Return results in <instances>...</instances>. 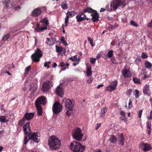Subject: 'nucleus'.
Wrapping results in <instances>:
<instances>
[{
  "label": "nucleus",
  "mask_w": 152,
  "mask_h": 152,
  "mask_svg": "<svg viewBox=\"0 0 152 152\" xmlns=\"http://www.w3.org/2000/svg\"><path fill=\"white\" fill-rule=\"evenodd\" d=\"M23 131L25 134H28V135H25L24 138V143L26 145L30 140H32L34 142L38 143L39 141V138L40 136L39 133H31V131L30 126V123L27 122L23 126Z\"/></svg>",
  "instance_id": "obj_1"
},
{
  "label": "nucleus",
  "mask_w": 152,
  "mask_h": 152,
  "mask_svg": "<svg viewBox=\"0 0 152 152\" xmlns=\"http://www.w3.org/2000/svg\"><path fill=\"white\" fill-rule=\"evenodd\" d=\"M48 144L51 149L55 150L60 148L61 143L59 139L54 136H52L49 139Z\"/></svg>",
  "instance_id": "obj_2"
},
{
  "label": "nucleus",
  "mask_w": 152,
  "mask_h": 152,
  "mask_svg": "<svg viewBox=\"0 0 152 152\" xmlns=\"http://www.w3.org/2000/svg\"><path fill=\"white\" fill-rule=\"evenodd\" d=\"M71 149L74 152H83L85 149L84 145H81L79 142L77 141H73L70 145Z\"/></svg>",
  "instance_id": "obj_3"
},
{
  "label": "nucleus",
  "mask_w": 152,
  "mask_h": 152,
  "mask_svg": "<svg viewBox=\"0 0 152 152\" xmlns=\"http://www.w3.org/2000/svg\"><path fill=\"white\" fill-rule=\"evenodd\" d=\"M43 56V52L40 48H37L35 51L34 53L31 55V58L33 61L38 62L40 58Z\"/></svg>",
  "instance_id": "obj_4"
},
{
  "label": "nucleus",
  "mask_w": 152,
  "mask_h": 152,
  "mask_svg": "<svg viewBox=\"0 0 152 152\" xmlns=\"http://www.w3.org/2000/svg\"><path fill=\"white\" fill-rule=\"evenodd\" d=\"M53 82L51 80H47L43 83L42 90L44 93L47 92L53 86Z\"/></svg>",
  "instance_id": "obj_5"
},
{
  "label": "nucleus",
  "mask_w": 152,
  "mask_h": 152,
  "mask_svg": "<svg viewBox=\"0 0 152 152\" xmlns=\"http://www.w3.org/2000/svg\"><path fill=\"white\" fill-rule=\"evenodd\" d=\"M72 135L73 138L78 141L81 140L83 136V134L82 133L81 129L79 128H77L72 133Z\"/></svg>",
  "instance_id": "obj_6"
},
{
  "label": "nucleus",
  "mask_w": 152,
  "mask_h": 152,
  "mask_svg": "<svg viewBox=\"0 0 152 152\" xmlns=\"http://www.w3.org/2000/svg\"><path fill=\"white\" fill-rule=\"evenodd\" d=\"M61 105L58 102H55L53 105V111L55 114H58L62 110Z\"/></svg>",
  "instance_id": "obj_7"
},
{
  "label": "nucleus",
  "mask_w": 152,
  "mask_h": 152,
  "mask_svg": "<svg viewBox=\"0 0 152 152\" xmlns=\"http://www.w3.org/2000/svg\"><path fill=\"white\" fill-rule=\"evenodd\" d=\"M47 98L45 96H42L38 98L35 101V104L41 105H45L47 103Z\"/></svg>",
  "instance_id": "obj_8"
},
{
  "label": "nucleus",
  "mask_w": 152,
  "mask_h": 152,
  "mask_svg": "<svg viewBox=\"0 0 152 152\" xmlns=\"http://www.w3.org/2000/svg\"><path fill=\"white\" fill-rule=\"evenodd\" d=\"M77 21L78 22H82L85 20H88L89 18H86V16L84 13H79L78 15L76 16Z\"/></svg>",
  "instance_id": "obj_9"
},
{
  "label": "nucleus",
  "mask_w": 152,
  "mask_h": 152,
  "mask_svg": "<svg viewBox=\"0 0 152 152\" xmlns=\"http://www.w3.org/2000/svg\"><path fill=\"white\" fill-rule=\"evenodd\" d=\"M124 1V0H115L113 1V4H111V6H113V9L116 10L118 7L123 5Z\"/></svg>",
  "instance_id": "obj_10"
},
{
  "label": "nucleus",
  "mask_w": 152,
  "mask_h": 152,
  "mask_svg": "<svg viewBox=\"0 0 152 152\" xmlns=\"http://www.w3.org/2000/svg\"><path fill=\"white\" fill-rule=\"evenodd\" d=\"M139 147L145 152L149 151L151 149L150 145L143 142H141L139 144Z\"/></svg>",
  "instance_id": "obj_11"
},
{
  "label": "nucleus",
  "mask_w": 152,
  "mask_h": 152,
  "mask_svg": "<svg viewBox=\"0 0 152 152\" xmlns=\"http://www.w3.org/2000/svg\"><path fill=\"white\" fill-rule=\"evenodd\" d=\"M63 102L64 103L66 107L68 109H72L73 106V104L72 102L70 99L68 98L64 99L63 100Z\"/></svg>",
  "instance_id": "obj_12"
},
{
  "label": "nucleus",
  "mask_w": 152,
  "mask_h": 152,
  "mask_svg": "<svg viewBox=\"0 0 152 152\" xmlns=\"http://www.w3.org/2000/svg\"><path fill=\"white\" fill-rule=\"evenodd\" d=\"M122 74L125 78L130 77L131 76V73L130 72V70L129 69L124 68L122 71Z\"/></svg>",
  "instance_id": "obj_13"
},
{
  "label": "nucleus",
  "mask_w": 152,
  "mask_h": 152,
  "mask_svg": "<svg viewBox=\"0 0 152 152\" xmlns=\"http://www.w3.org/2000/svg\"><path fill=\"white\" fill-rule=\"evenodd\" d=\"M42 12V11L39 8H36L33 10L31 16L34 17L38 16L41 15Z\"/></svg>",
  "instance_id": "obj_14"
},
{
  "label": "nucleus",
  "mask_w": 152,
  "mask_h": 152,
  "mask_svg": "<svg viewBox=\"0 0 152 152\" xmlns=\"http://www.w3.org/2000/svg\"><path fill=\"white\" fill-rule=\"evenodd\" d=\"M91 15L92 17V19L93 22H96L99 20V15L96 10Z\"/></svg>",
  "instance_id": "obj_15"
},
{
  "label": "nucleus",
  "mask_w": 152,
  "mask_h": 152,
  "mask_svg": "<svg viewBox=\"0 0 152 152\" xmlns=\"http://www.w3.org/2000/svg\"><path fill=\"white\" fill-rule=\"evenodd\" d=\"M143 93L149 96L151 94V91H150L149 85L147 84H146L143 87Z\"/></svg>",
  "instance_id": "obj_16"
},
{
  "label": "nucleus",
  "mask_w": 152,
  "mask_h": 152,
  "mask_svg": "<svg viewBox=\"0 0 152 152\" xmlns=\"http://www.w3.org/2000/svg\"><path fill=\"white\" fill-rule=\"evenodd\" d=\"M34 115V113H26L24 115L23 118L27 121H29L33 118Z\"/></svg>",
  "instance_id": "obj_17"
},
{
  "label": "nucleus",
  "mask_w": 152,
  "mask_h": 152,
  "mask_svg": "<svg viewBox=\"0 0 152 152\" xmlns=\"http://www.w3.org/2000/svg\"><path fill=\"white\" fill-rule=\"evenodd\" d=\"M86 68V75L87 76H91L92 74L91 71V66L90 64H88L87 65Z\"/></svg>",
  "instance_id": "obj_18"
},
{
  "label": "nucleus",
  "mask_w": 152,
  "mask_h": 152,
  "mask_svg": "<svg viewBox=\"0 0 152 152\" xmlns=\"http://www.w3.org/2000/svg\"><path fill=\"white\" fill-rule=\"evenodd\" d=\"M56 93L59 96H61L63 95V89L58 86L56 89Z\"/></svg>",
  "instance_id": "obj_19"
},
{
  "label": "nucleus",
  "mask_w": 152,
  "mask_h": 152,
  "mask_svg": "<svg viewBox=\"0 0 152 152\" xmlns=\"http://www.w3.org/2000/svg\"><path fill=\"white\" fill-rule=\"evenodd\" d=\"M40 23H42L43 25V28L46 27L47 28V26L48 24V20L47 18H45L42 19H41L39 21Z\"/></svg>",
  "instance_id": "obj_20"
},
{
  "label": "nucleus",
  "mask_w": 152,
  "mask_h": 152,
  "mask_svg": "<svg viewBox=\"0 0 152 152\" xmlns=\"http://www.w3.org/2000/svg\"><path fill=\"white\" fill-rule=\"evenodd\" d=\"M46 29H47V28L46 27L45 28H43V27H40V24L39 23H38L37 24L36 28L34 29V31L36 32H39L41 31H43Z\"/></svg>",
  "instance_id": "obj_21"
},
{
  "label": "nucleus",
  "mask_w": 152,
  "mask_h": 152,
  "mask_svg": "<svg viewBox=\"0 0 152 152\" xmlns=\"http://www.w3.org/2000/svg\"><path fill=\"white\" fill-rule=\"evenodd\" d=\"M119 140L120 142V144L123 146L124 145V135L123 133H121L119 136Z\"/></svg>",
  "instance_id": "obj_22"
},
{
  "label": "nucleus",
  "mask_w": 152,
  "mask_h": 152,
  "mask_svg": "<svg viewBox=\"0 0 152 152\" xmlns=\"http://www.w3.org/2000/svg\"><path fill=\"white\" fill-rule=\"evenodd\" d=\"M35 105L37 108V110L38 115L39 116L41 115H42V108L41 106L36 104H35Z\"/></svg>",
  "instance_id": "obj_23"
},
{
  "label": "nucleus",
  "mask_w": 152,
  "mask_h": 152,
  "mask_svg": "<svg viewBox=\"0 0 152 152\" xmlns=\"http://www.w3.org/2000/svg\"><path fill=\"white\" fill-rule=\"evenodd\" d=\"M9 121V118L5 115L0 116V121L2 123L7 122Z\"/></svg>",
  "instance_id": "obj_24"
},
{
  "label": "nucleus",
  "mask_w": 152,
  "mask_h": 152,
  "mask_svg": "<svg viewBox=\"0 0 152 152\" xmlns=\"http://www.w3.org/2000/svg\"><path fill=\"white\" fill-rule=\"evenodd\" d=\"M56 51L57 53L60 54L62 51L66 52V50L64 48H62L61 46H58L57 45L56 46Z\"/></svg>",
  "instance_id": "obj_25"
},
{
  "label": "nucleus",
  "mask_w": 152,
  "mask_h": 152,
  "mask_svg": "<svg viewBox=\"0 0 152 152\" xmlns=\"http://www.w3.org/2000/svg\"><path fill=\"white\" fill-rule=\"evenodd\" d=\"M107 110V107H103L101 110L100 115V117L101 118L104 117L105 116V113Z\"/></svg>",
  "instance_id": "obj_26"
},
{
  "label": "nucleus",
  "mask_w": 152,
  "mask_h": 152,
  "mask_svg": "<svg viewBox=\"0 0 152 152\" xmlns=\"http://www.w3.org/2000/svg\"><path fill=\"white\" fill-rule=\"evenodd\" d=\"M95 11V10L93 9L90 7H87L83 10V12L84 13H86L87 12L88 13H91L92 14Z\"/></svg>",
  "instance_id": "obj_27"
},
{
  "label": "nucleus",
  "mask_w": 152,
  "mask_h": 152,
  "mask_svg": "<svg viewBox=\"0 0 152 152\" xmlns=\"http://www.w3.org/2000/svg\"><path fill=\"white\" fill-rule=\"evenodd\" d=\"M69 63H67L66 64H65L63 62H60L59 65V66L61 67H66L61 69V70L62 71L65 70L66 68H68V66H69Z\"/></svg>",
  "instance_id": "obj_28"
},
{
  "label": "nucleus",
  "mask_w": 152,
  "mask_h": 152,
  "mask_svg": "<svg viewBox=\"0 0 152 152\" xmlns=\"http://www.w3.org/2000/svg\"><path fill=\"white\" fill-rule=\"evenodd\" d=\"M47 40L48 41L47 44L49 45H51L54 44V38H52L51 39L47 38Z\"/></svg>",
  "instance_id": "obj_29"
},
{
  "label": "nucleus",
  "mask_w": 152,
  "mask_h": 152,
  "mask_svg": "<svg viewBox=\"0 0 152 152\" xmlns=\"http://www.w3.org/2000/svg\"><path fill=\"white\" fill-rule=\"evenodd\" d=\"M120 115L121 116L120 118L123 121H126L125 113L123 111H121Z\"/></svg>",
  "instance_id": "obj_30"
},
{
  "label": "nucleus",
  "mask_w": 152,
  "mask_h": 152,
  "mask_svg": "<svg viewBox=\"0 0 152 152\" xmlns=\"http://www.w3.org/2000/svg\"><path fill=\"white\" fill-rule=\"evenodd\" d=\"M118 84V81L115 80L114 81H112L110 85L112 86L113 88L115 90L116 89Z\"/></svg>",
  "instance_id": "obj_31"
},
{
  "label": "nucleus",
  "mask_w": 152,
  "mask_h": 152,
  "mask_svg": "<svg viewBox=\"0 0 152 152\" xmlns=\"http://www.w3.org/2000/svg\"><path fill=\"white\" fill-rule=\"evenodd\" d=\"M10 2V0H3L2 3L3 4H4V7L7 8L9 6V4Z\"/></svg>",
  "instance_id": "obj_32"
},
{
  "label": "nucleus",
  "mask_w": 152,
  "mask_h": 152,
  "mask_svg": "<svg viewBox=\"0 0 152 152\" xmlns=\"http://www.w3.org/2000/svg\"><path fill=\"white\" fill-rule=\"evenodd\" d=\"M144 64L145 67L147 69L151 68L152 66V64L148 61H146Z\"/></svg>",
  "instance_id": "obj_33"
},
{
  "label": "nucleus",
  "mask_w": 152,
  "mask_h": 152,
  "mask_svg": "<svg viewBox=\"0 0 152 152\" xmlns=\"http://www.w3.org/2000/svg\"><path fill=\"white\" fill-rule=\"evenodd\" d=\"M110 140L111 142L114 143L117 140V137L115 136L112 135L111 136V137L110 139Z\"/></svg>",
  "instance_id": "obj_34"
},
{
  "label": "nucleus",
  "mask_w": 152,
  "mask_h": 152,
  "mask_svg": "<svg viewBox=\"0 0 152 152\" xmlns=\"http://www.w3.org/2000/svg\"><path fill=\"white\" fill-rule=\"evenodd\" d=\"M10 33L4 35L2 38V40L3 41H6L10 37Z\"/></svg>",
  "instance_id": "obj_35"
},
{
  "label": "nucleus",
  "mask_w": 152,
  "mask_h": 152,
  "mask_svg": "<svg viewBox=\"0 0 152 152\" xmlns=\"http://www.w3.org/2000/svg\"><path fill=\"white\" fill-rule=\"evenodd\" d=\"M25 121V119L23 118L22 119L20 120L18 122V125L20 127L22 126L24 124Z\"/></svg>",
  "instance_id": "obj_36"
},
{
  "label": "nucleus",
  "mask_w": 152,
  "mask_h": 152,
  "mask_svg": "<svg viewBox=\"0 0 152 152\" xmlns=\"http://www.w3.org/2000/svg\"><path fill=\"white\" fill-rule=\"evenodd\" d=\"M75 12L73 11H68L66 13V15L67 16H70L71 17H72L75 15Z\"/></svg>",
  "instance_id": "obj_37"
},
{
  "label": "nucleus",
  "mask_w": 152,
  "mask_h": 152,
  "mask_svg": "<svg viewBox=\"0 0 152 152\" xmlns=\"http://www.w3.org/2000/svg\"><path fill=\"white\" fill-rule=\"evenodd\" d=\"M106 90L107 91H109L110 92H111L115 90L113 87H112V86H111L110 85H109L106 88Z\"/></svg>",
  "instance_id": "obj_38"
},
{
  "label": "nucleus",
  "mask_w": 152,
  "mask_h": 152,
  "mask_svg": "<svg viewBox=\"0 0 152 152\" xmlns=\"http://www.w3.org/2000/svg\"><path fill=\"white\" fill-rule=\"evenodd\" d=\"M68 109V110H67L66 111V114L67 115V116H70L72 114H73V110L72 109Z\"/></svg>",
  "instance_id": "obj_39"
},
{
  "label": "nucleus",
  "mask_w": 152,
  "mask_h": 152,
  "mask_svg": "<svg viewBox=\"0 0 152 152\" xmlns=\"http://www.w3.org/2000/svg\"><path fill=\"white\" fill-rule=\"evenodd\" d=\"M113 51L112 50H110L107 53V56L109 58H111L113 56Z\"/></svg>",
  "instance_id": "obj_40"
},
{
  "label": "nucleus",
  "mask_w": 152,
  "mask_h": 152,
  "mask_svg": "<svg viewBox=\"0 0 152 152\" xmlns=\"http://www.w3.org/2000/svg\"><path fill=\"white\" fill-rule=\"evenodd\" d=\"M133 95L136 98H138L139 97V91L138 90H135L133 92Z\"/></svg>",
  "instance_id": "obj_41"
},
{
  "label": "nucleus",
  "mask_w": 152,
  "mask_h": 152,
  "mask_svg": "<svg viewBox=\"0 0 152 152\" xmlns=\"http://www.w3.org/2000/svg\"><path fill=\"white\" fill-rule=\"evenodd\" d=\"M133 82L135 83L140 84V79L134 77L133 79Z\"/></svg>",
  "instance_id": "obj_42"
},
{
  "label": "nucleus",
  "mask_w": 152,
  "mask_h": 152,
  "mask_svg": "<svg viewBox=\"0 0 152 152\" xmlns=\"http://www.w3.org/2000/svg\"><path fill=\"white\" fill-rule=\"evenodd\" d=\"M31 69V66L30 65L28 66L25 69V71L24 73V75L27 74L28 73V72H29Z\"/></svg>",
  "instance_id": "obj_43"
},
{
  "label": "nucleus",
  "mask_w": 152,
  "mask_h": 152,
  "mask_svg": "<svg viewBox=\"0 0 152 152\" xmlns=\"http://www.w3.org/2000/svg\"><path fill=\"white\" fill-rule=\"evenodd\" d=\"M61 41L64 45H68L67 42L65 40V38L64 37H61Z\"/></svg>",
  "instance_id": "obj_44"
},
{
  "label": "nucleus",
  "mask_w": 152,
  "mask_h": 152,
  "mask_svg": "<svg viewBox=\"0 0 152 152\" xmlns=\"http://www.w3.org/2000/svg\"><path fill=\"white\" fill-rule=\"evenodd\" d=\"M61 6L63 9H66L68 8L67 4L66 3H64L61 4Z\"/></svg>",
  "instance_id": "obj_45"
},
{
  "label": "nucleus",
  "mask_w": 152,
  "mask_h": 152,
  "mask_svg": "<svg viewBox=\"0 0 152 152\" xmlns=\"http://www.w3.org/2000/svg\"><path fill=\"white\" fill-rule=\"evenodd\" d=\"M130 24L132 26H134L135 27H137L138 26L137 24L135 21L132 20L130 21Z\"/></svg>",
  "instance_id": "obj_46"
},
{
  "label": "nucleus",
  "mask_w": 152,
  "mask_h": 152,
  "mask_svg": "<svg viewBox=\"0 0 152 152\" xmlns=\"http://www.w3.org/2000/svg\"><path fill=\"white\" fill-rule=\"evenodd\" d=\"M69 59L72 60V61H77V58L76 56H74L73 57H69Z\"/></svg>",
  "instance_id": "obj_47"
},
{
  "label": "nucleus",
  "mask_w": 152,
  "mask_h": 152,
  "mask_svg": "<svg viewBox=\"0 0 152 152\" xmlns=\"http://www.w3.org/2000/svg\"><path fill=\"white\" fill-rule=\"evenodd\" d=\"M147 127V129H151V122L148 121L146 123Z\"/></svg>",
  "instance_id": "obj_48"
},
{
  "label": "nucleus",
  "mask_w": 152,
  "mask_h": 152,
  "mask_svg": "<svg viewBox=\"0 0 152 152\" xmlns=\"http://www.w3.org/2000/svg\"><path fill=\"white\" fill-rule=\"evenodd\" d=\"M88 40L90 44L92 46H94V44H93V40L90 37H88Z\"/></svg>",
  "instance_id": "obj_49"
},
{
  "label": "nucleus",
  "mask_w": 152,
  "mask_h": 152,
  "mask_svg": "<svg viewBox=\"0 0 152 152\" xmlns=\"http://www.w3.org/2000/svg\"><path fill=\"white\" fill-rule=\"evenodd\" d=\"M96 58H90V62L91 64H94L96 62Z\"/></svg>",
  "instance_id": "obj_50"
},
{
  "label": "nucleus",
  "mask_w": 152,
  "mask_h": 152,
  "mask_svg": "<svg viewBox=\"0 0 152 152\" xmlns=\"http://www.w3.org/2000/svg\"><path fill=\"white\" fill-rule=\"evenodd\" d=\"M141 57L143 59H145L148 57V56L145 53H142L141 54Z\"/></svg>",
  "instance_id": "obj_51"
},
{
  "label": "nucleus",
  "mask_w": 152,
  "mask_h": 152,
  "mask_svg": "<svg viewBox=\"0 0 152 152\" xmlns=\"http://www.w3.org/2000/svg\"><path fill=\"white\" fill-rule=\"evenodd\" d=\"M132 89H129L127 91L126 93V94L129 96H130L132 93Z\"/></svg>",
  "instance_id": "obj_52"
},
{
  "label": "nucleus",
  "mask_w": 152,
  "mask_h": 152,
  "mask_svg": "<svg viewBox=\"0 0 152 152\" xmlns=\"http://www.w3.org/2000/svg\"><path fill=\"white\" fill-rule=\"evenodd\" d=\"M142 110H140L138 113V117L140 118L141 117L142 113Z\"/></svg>",
  "instance_id": "obj_53"
},
{
  "label": "nucleus",
  "mask_w": 152,
  "mask_h": 152,
  "mask_svg": "<svg viewBox=\"0 0 152 152\" xmlns=\"http://www.w3.org/2000/svg\"><path fill=\"white\" fill-rule=\"evenodd\" d=\"M132 101H131V99L129 100V108H131L132 107Z\"/></svg>",
  "instance_id": "obj_54"
},
{
  "label": "nucleus",
  "mask_w": 152,
  "mask_h": 152,
  "mask_svg": "<svg viewBox=\"0 0 152 152\" xmlns=\"http://www.w3.org/2000/svg\"><path fill=\"white\" fill-rule=\"evenodd\" d=\"M69 18V16H67L65 19V23H68V21Z\"/></svg>",
  "instance_id": "obj_55"
},
{
  "label": "nucleus",
  "mask_w": 152,
  "mask_h": 152,
  "mask_svg": "<svg viewBox=\"0 0 152 152\" xmlns=\"http://www.w3.org/2000/svg\"><path fill=\"white\" fill-rule=\"evenodd\" d=\"M141 61V59L140 58H137V59H136L135 61L136 62V63H139Z\"/></svg>",
  "instance_id": "obj_56"
},
{
  "label": "nucleus",
  "mask_w": 152,
  "mask_h": 152,
  "mask_svg": "<svg viewBox=\"0 0 152 152\" xmlns=\"http://www.w3.org/2000/svg\"><path fill=\"white\" fill-rule=\"evenodd\" d=\"M101 124H96V127L95 128V129L96 130H97L98 128L101 126Z\"/></svg>",
  "instance_id": "obj_57"
},
{
  "label": "nucleus",
  "mask_w": 152,
  "mask_h": 152,
  "mask_svg": "<svg viewBox=\"0 0 152 152\" xmlns=\"http://www.w3.org/2000/svg\"><path fill=\"white\" fill-rule=\"evenodd\" d=\"M44 66L45 67H47L48 68H49L50 67V66L48 65L47 63L46 62L44 63Z\"/></svg>",
  "instance_id": "obj_58"
},
{
  "label": "nucleus",
  "mask_w": 152,
  "mask_h": 152,
  "mask_svg": "<svg viewBox=\"0 0 152 152\" xmlns=\"http://www.w3.org/2000/svg\"><path fill=\"white\" fill-rule=\"evenodd\" d=\"M148 27H152V20L150 22H149L148 24Z\"/></svg>",
  "instance_id": "obj_59"
},
{
  "label": "nucleus",
  "mask_w": 152,
  "mask_h": 152,
  "mask_svg": "<svg viewBox=\"0 0 152 152\" xmlns=\"http://www.w3.org/2000/svg\"><path fill=\"white\" fill-rule=\"evenodd\" d=\"M115 43H116L115 41V40H113L111 42V44L113 45H115Z\"/></svg>",
  "instance_id": "obj_60"
},
{
  "label": "nucleus",
  "mask_w": 152,
  "mask_h": 152,
  "mask_svg": "<svg viewBox=\"0 0 152 152\" xmlns=\"http://www.w3.org/2000/svg\"><path fill=\"white\" fill-rule=\"evenodd\" d=\"M92 82V80L91 78H90L89 80H88L87 81V82L88 83H91Z\"/></svg>",
  "instance_id": "obj_61"
},
{
  "label": "nucleus",
  "mask_w": 152,
  "mask_h": 152,
  "mask_svg": "<svg viewBox=\"0 0 152 152\" xmlns=\"http://www.w3.org/2000/svg\"><path fill=\"white\" fill-rule=\"evenodd\" d=\"M103 86V84L99 85L97 86V88L98 89V88H100L101 87H102Z\"/></svg>",
  "instance_id": "obj_62"
},
{
  "label": "nucleus",
  "mask_w": 152,
  "mask_h": 152,
  "mask_svg": "<svg viewBox=\"0 0 152 152\" xmlns=\"http://www.w3.org/2000/svg\"><path fill=\"white\" fill-rule=\"evenodd\" d=\"M151 129H148L147 131H148V134H151Z\"/></svg>",
  "instance_id": "obj_63"
},
{
  "label": "nucleus",
  "mask_w": 152,
  "mask_h": 152,
  "mask_svg": "<svg viewBox=\"0 0 152 152\" xmlns=\"http://www.w3.org/2000/svg\"><path fill=\"white\" fill-rule=\"evenodd\" d=\"M57 66V64L56 63H54L52 66L53 68H55Z\"/></svg>",
  "instance_id": "obj_64"
}]
</instances>
